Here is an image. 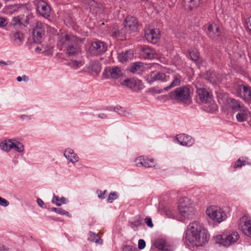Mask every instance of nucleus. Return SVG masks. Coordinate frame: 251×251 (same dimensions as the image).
I'll use <instances>...</instances> for the list:
<instances>
[{
    "mask_svg": "<svg viewBox=\"0 0 251 251\" xmlns=\"http://www.w3.org/2000/svg\"><path fill=\"white\" fill-rule=\"evenodd\" d=\"M210 235L203 224L198 221L191 223L187 227L185 242L190 247H202L208 243Z\"/></svg>",
    "mask_w": 251,
    "mask_h": 251,
    "instance_id": "f257e3e1",
    "label": "nucleus"
},
{
    "mask_svg": "<svg viewBox=\"0 0 251 251\" xmlns=\"http://www.w3.org/2000/svg\"><path fill=\"white\" fill-rule=\"evenodd\" d=\"M239 237L237 232L232 231L226 235H216L214 237V239L217 244L227 247L236 243L239 240Z\"/></svg>",
    "mask_w": 251,
    "mask_h": 251,
    "instance_id": "f03ea898",
    "label": "nucleus"
},
{
    "mask_svg": "<svg viewBox=\"0 0 251 251\" xmlns=\"http://www.w3.org/2000/svg\"><path fill=\"white\" fill-rule=\"evenodd\" d=\"M191 91L187 86H181L176 88L169 94L172 100L177 102H186L190 99Z\"/></svg>",
    "mask_w": 251,
    "mask_h": 251,
    "instance_id": "7ed1b4c3",
    "label": "nucleus"
},
{
    "mask_svg": "<svg viewBox=\"0 0 251 251\" xmlns=\"http://www.w3.org/2000/svg\"><path fill=\"white\" fill-rule=\"evenodd\" d=\"M78 38L76 36L65 33H61L58 36V41L57 46L58 48L61 50H65L66 49L73 44H77Z\"/></svg>",
    "mask_w": 251,
    "mask_h": 251,
    "instance_id": "20e7f679",
    "label": "nucleus"
},
{
    "mask_svg": "<svg viewBox=\"0 0 251 251\" xmlns=\"http://www.w3.org/2000/svg\"><path fill=\"white\" fill-rule=\"evenodd\" d=\"M206 212L211 219L218 223H221L227 218L226 213L222 209L215 206L208 207Z\"/></svg>",
    "mask_w": 251,
    "mask_h": 251,
    "instance_id": "39448f33",
    "label": "nucleus"
},
{
    "mask_svg": "<svg viewBox=\"0 0 251 251\" xmlns=\"http://www.w3.org/2000/svg\"><path fill=\"white\" fill-rule=\"evenodd\" d=\"M32 32L34 42L37 44L41 43L45 36V25L41 22H37Z\"/></svg>",
    "mask_w": 251,
    "mask_h": 251,
    "instance_id": "423d86ee",
    "label": "nucleus"
},
{
    "mask_svg": "<svg viewBox=\"0 0 251 251\" xmlns=\"http://www.w3.org/2000/svg\"><path fill=\"white\" fill-rule=\"evenodd\" d=\"M238 228L245 235L251 237V217L248 214L242 216L238 221Z\"/></svg>",
    "mask_w": 251,
    "mask_h": 251,
    "instance_id": "0eeeda50",
    "label": "nucleus"
},
{
    "mask_svg": "<svg viewBox=\"0 0 251 251\" xmlns=\"http://www.w3.org/2000/svg\"><path fill=\"white\" fill-rule=\"evenodd\" d=\"M236 94L237 97L245 102L251 103V88L247 85L239 84L236 88Z\"/></svg>",
    "mask_w": 251,
    "mask_h": 251,
    "instance_id": "6e6552de",
    "label": "nucleus"
},
{
    "mask_svg": "<svg viewBox=\"0 0 251 251\" xmlns=\"http://www.w3.org/2000/svg\"><path fill=\"white\" fill-rule=\"evenodd\" d=\"M106 50V45L103 42L100 40L92 42L88 49L89 53L93 56L101 55Z\"/></svg>",
    "mask_w": 251,
    "mask_h": 251,
    "instance_id": "1a4fd4ad",
    "label": "nucleus"
},
{
    "mask_svg": "<svg viewBox=\"0 0 251 251\" xmlns=\"http://www.w3.org/2000/svg\"><path fill=\"white\" fill-rule=\"evenodd\" d=\"M34 3L38 12L44 18L50 15V7L48 3L43 0H34Z\"/></svg>",
    "mask_w": 251,
    "mask_h": 251,
    "instance_id": "9d476101",
    "label": "nucleus"
},
{
    "mask_svg": "<svg viewBox=\"0 0 251 251\" xmlns=\"http://www.w3.org/2000/svg\"><path fill=\"white\" fill-rule=\"evenodd\" d=\"M123 73L122 70L118 67H106L102 73L103 77L106 79L111 78L116 79L122 76Z\"/></svg>",
    "mask_w": 251,
    "mask_h": 251,
    "instance_id": "9b49d317",
    "label": "nucleus"
},
{
    "mask_svg": "<svg viewBox=\"0 0 251 251\" xmlns=\"http://www.w3.org/2000/svg\"><path fill=\"white\" fill-rule=\"evenodd\" d=\"M145 37L149 42L155 44L160 37L159 29L156 28H146L145 29Z\"/></svg>",
    "mask_w": 251,
    "mask_h": 251,
    "instance_id": "f8f14e48",
    "label": "nucleus"
},
{
    "mask_svg": "<svg viewBox=\"0 0 251 251\" xmlns=\"http://www.w3.org/2000/svg\"><path fill=\"white\" fill-rule=\"evenodd\" d=\"M124 27L131 32H136L138 30V22L133 16H127L124 21Z\"/></svg>",
    "mask_w": 251,
    "mask_h": 251,
    "instance_id": "ddd939ff",
    "label": "nucleus"
},
{
    "mask_svg": "<svg viewBox=\"0 0 251 251\" xmlns=\"http://www.w3.org/2000/svg\"><path fill=\"white\" fill-rule=\"evenodd\" d=\"M207 34L212 40L218 41L221 36V31L216 24H209L207 26Z\"/></svg>",
    "mask_w": 251,
    "mask_h": 251,
    "instance_id": "4468645a",
    "label": "nucleus"
},
{
    "mask_svg": "<svg viewBox=\"0 0 251 251\" xmlns=\"http://www.w3.org/2000/svg\"><path fill=\"white\" fill-rule=\"evenodd\" d=\"M198 98L201 102L208 103L212 100L211 95L204 88L197 89Z\"/></svg>",
    "mask_w": 251,
    "mask_h": 251,
    "instance_id": "2eb2a0df",
    "label": "nucleus"
},
{
    "mask_svg": "<svg viewBox=\"0 0 251 251\" xmlns=\"http://www.w3.org/2000/svg\"><path fill=\"white\" fill-rule=\"evenodd\" d=\"M176 139L179 144L182 146H191L194 144L195 140L191 136L185 134L177 135Z\"/></svg>",
    "mask_w": 251,
    "mask_h": 251,
    "instance_id": "dca6fc26",
    "label": "nucleus"
},
{
    "mask_svg": "<svg viewBox=\"0 0 251 251\" xmlns=\"http://www.w3.org/2000/svg\"><path fill=\"white\" fill-rule=\"evenodd\" d=\"M141 52L143 57L145 59H151L156 55L155 50L148 46H144L141 47Z\"/></svg>",
    "mask_w": 251,
    "mask_h": 251,
    "instance_id": "f3484780",
    "label": "nucleus"
},
{
    "mask_svg": "<svg viewBox=\"0 0 251 251\" xmlns=\"http://www.w3.org/2000/svg\"><path fill=\"white\" fill-rule=\"evenodd\" d=\"M173 80L169 85L164 87L163 89H161L158 91V93H162L164 91H168L170 89L176 86H178L181 84V76L178 74H175L173 77Z\"/></svg>",
    "mask_w": 251,
    "mask_h": 251,
    "instance_id": "a211bd4d",
    "label": "nucleus"
},
{
    "mask_svg": "<svg viewBox=\"0 0 251 251\" xmlns=\"http://www.w3.org/2000/svg\"><path fill=\"white\" fill-rule=\"evenodd\" d=\"M180 215L185 219H192L195 214L194 206H188L186 208L178 209Z\"/></svg>",
    "mask_w": 251,
    "mask_h": 251,
    "instance_id": "6ab92c4d",
    "label": "nucleus"
},
{
    "mask_svg": "<svg viewBox=\"0 0 251 251\" xmlns=\"http://www.w3.org/2000/svg\"><path fill=\"white\" fill-rule=\"evenodd\" d=\"M64 156L73 164L76 163L79 159L77 155L71 148L66 149L64 152Z\"/></svg>",
    "mask_w": 251,
    "mask_h": 251,
    "instance_id": "aec40b11",
    "label": "nucleus"
},
{
    "mask_svg": "<svg viewBox=\"0 0 251 251\" xmlns=\"http://www.w3.org/2000/svg\"><path fill=\"white\" fill-rule=\"evenodd\" d=\"M126 30L125 27L121 28L114 27L112 30V35L119 40H124L126 39Z\"/></svg>",
    "mask_w": 251,
    "mask_h": 251,
    "instance_id": "412c9836",
    "label": "nucleus"
},
{
    "mask_svg": "<svg viewBox=\"0 0 251 251\" xmlns=\"http://www.w3.org/2000/svg\"><path fill=\"white\" fill-rule=\"evenodd\" d=\"M154 246L158 250L163 251H173V248L171 246L167 245L166 241L163 239H158L154 242Z\"/></svg>",
    "mask_w": 251,
    "mask_h": 251,
    "instance_id": "4be33fe9",
    "label": "nucleus"
},
{
    "mask_svg": "<svg viewBox=\"0 0 251 251\" xmlns=\"http://www.w3.org/2000/svg\"><path fill=\"white\" fill-rule=\"evenodd\" d=\"M72 45L65 50L67 55L70 57L75 56L80 52V48L78 46L77 43Z\"/></svg>",
    "mask_w": 251,
    "mask_h": 251,
    "instance_id": "5701e85b",
    "label": "nucleus"
},
{
    "mask_svg": "<svg viewBox=\"0 0 251 251\" xmlns=\"http://www.w3.org/2000/svg\"><path fill=\"white\" fill-rule=\"evenodd\" d=\"M227 103L230 108L234 112H237L244 106L240 104V102L235 99L229 98L227 100Z\"/></svg>",
    "mask_w": 251,
    "mask_h": 251,
    "instance_id": "b1692460",
    "label": "nucleus"
},
{
    "mask_svg": "<svg viewBox=\"0 0 251 251\" xmlns=\"http://www.w3.org/2000/svg\"><path fill=\"white\" fill-rule=\"evenodd\" d=\"M141 83V81L135 78H127L121 82V84L125 85L130 89L134 88L136 85Z\"/></svg>",
    "mask_w": 251,
    "mask_h": 251,
    "instance_id": "393cba45",
    "label": "nucleus"
},
{
    "mask_svg": "<svg viewBox=\"0 0 251 251\" xmlns=\"http://www.w3.org/2000/svg\"><path fill=\"white\" fill-rule=\"evenodd\" d=\"M237 112L238 113L236 115L237 121L239 122L245 121L247 120L249 112L248 109L244 106Z\"/></svg>",
    "mask_w": 251,
    "mask_h": 251,
    "instance_id": "a878e982",
    "label": "nucleus"
},
{
    "mask_svg": "<svg viewBox=\"0 0 251 251\" xmlns=\"http://www.w3.org/2000/svg\"><path fill=\"white\" fill-rule=\"evenodd\" d=\"M188 206H194L191 200L187 197L180 198L178 201V209L186 208Z\"/></svg>",
    "mask_w": 251,
    "mask_h": 251,
    "instance_id": "bb28decb",
    "label": "nucleus"
},
{
    "mask_svg": "<svg viewBox=\"0 0 251 251\" xmlns=\"http://www.w3.org/2000/svg\"><path fill=\"white\" fill-rule=\"evenodd\" d=\"M201 0H184V6L186 9H189L192 10L199 6Z\"/></svg>",
    "mask_w": 251,
    "mask_h": 251,
    "instance_id": "cd10ccee",
    "label": "nucleus"
},
{
    "mask_svg": "<svg viewBox=\"0 0 251 251\" xmlns=\"http://www.w3.org/2000/svg\"><path fill=\"white\" fill-rule=\"evenodd\" d=\"M133 55V53L131 50L126 51L119 54L118 58L119 60L121 62H124L131 59Z\"/></svg>",
    "mask_w": 251,
    "mask_h": 251,
    "instance_id": "c85d7f7f",
    "label": "nucleus"
},
{
    "mask_svg": "<svg viewBox=\"0 0 251 251\" xmlns=\"http://www.w3.org/2000/svg\"><path fill=\"white\" fill-rule=\"evenodd\" d=\"M88 4L89 5L91 10H96V12L100 13L103 10V7L102 4L98 3L93 0H88Z\"/></svg>",
    "mask_w": 251,
    "mask_h": 251,
    "instance_id": "c756f323",
    "label": "nucleus"
},
{
    "mask_svg": "<svg viewBox=\"0 0 251 251\" xmlns=\"http://www.w3.org/2000/svg\"><path fill=\"white\" fill-rule=\"evenodd\" d=\"M157 80H160L162 82L167 81V79H166V74L163 73H158L154 74L153 75H151V79L149 80V83H151Z\"/></svg>",
    "mask_w": 251,
    "mask_h": 251,
    "instance_id": "7c9ffc66",
    "label": "nucleus"
},
{
    "mask_svg": "<svg viewBox=\"0 0 251 251\" xmlns=\"http://www.w3.org/2000/svg\"><path fill=\"white\" fill-rule=\"evenodd\" d=\"M88 240L92 242H95L100 245L102 244V240L99 234L92 231H90L88 234Z\"/></svg>",
    "mask_w": 251,
    "mask_h": 251,
    "instance_id": "2f4dec72",
    "label": "nucleus"
},
{
    "mask_svg": "<svg viewBox=\"0 0 251 251\" xmlns=\"http://www.w3.org/2000/svg\"><path fill=\"white\" fill-rule=\"evenodd\" d=\"M11 148L19 153L23 152L25 150L24 146L22 143L14 139H12Z\"/></svg>",
    "mask_w": 251,
    "mask_h": 251,
    "instance_id": "473e14b6",
    "label": "nucleus"
},
{
    "mask_svg": "<svg viewBox=\"0 0 251 251\" xmlns=\"http://www.w3.org/2000/svg\"><path fill=\"white\" fill-rule=\"evenodd\" d=\"M23 34L20 32H16L13 36L14 44L17 47L20 46L23 41Z\"/></svg>",
    "mask_w": 251,
    "mask_h": 251,
    "instance_id": "72a5a7b5",
    "label": "nucleus"
},
{
    "mask_svg": "<svg viewBox=\"0 0 251 251\" xmlns=\"http://www.w3.org/2000/svg\"><path fill=\"white\" fill-rule=\"evenodd\" d=\"M68 201V200L63 197L60 198L59 197L55 195L53 196L51 201L53 203L58 206H61L63 204L67 203Z\"/></svg>",
    "mask_w": 251,
    "mask_h": 251,
    "instance_id": "f704fd0d",
    "label": "nucleus"
},
{
    "mask_svg": "<svg viewBox=\"0 0 251 251\" xmlns=\"http://www.w3.org/2000/svg\"><path fill=\"white\" fill-rule=\"evenodd\" d=\"M12 139H9L1 142L0 143V149L5 151H9L11 149Z\"/></svg>",
    "mask_w": 251,
    "mask_h": 251,
    "instance_id": "c9c22d12",
    "label": "nucleus"
},
{
    "mask_svg": "<svg viewBox=\"0 0 251 251\" xmlns=\"http://www.w3.org/2000/svg\"><path fill=\"white\" fill-rule=\"evenodd\" d=\"M90 69L96 74L100 72L101 66L99 61H92L90 64Z\"/></svg>",
    "mask_w": 251,
    "mask_h": 251,
    "instance_id": "e433bc0d",
    "label": "nucleus"
},
{
    "mask_svg": "<svg viewBox=\"0 0 251 251\" xmlns=\"http://www.w3.org/2000/svg\"><path fill=\"white\" fill-rule=\"evenodd\" d=\"M189 55L193 61L197 63L200 59V54L196 50H189Z\"/></svg>",
    "mask_w": 251,
    "mask_h": 251,
    "instance_id": "4c0bfd02",
    "label": "nucleus"
},
{
    "mask_svg": "<svg viewBox=\"0 0 251 251\" xmlns=\"http://www.w3.org/2000/svg\"><path fill=\"white\" fill-rule=\"evenodd\" d=\"M20 6L18 4L10 5L6 6V12L7 14H13L17 12Z\"/></svg>",
    "mask_w": 251,
    "mask_h": 251,
    "instance_id": "58836bf2",
    "label": "nucleus"
},
{
    "mask_svg": "<svg viewBox=\"0 0 251 251\" xmlns=\"http://www.w3.org/2000/svg\"><path fill=\"white\" fill-rule=\"evenodd\" d=\"M113 110L115 112L118 113L119 114L122 115L123 116H127L130 114L129 111H127L124 108L119 105L114 107Z\"/></svg>",
    "mask_w": 251,
    "mask_h": 251,
    "instance_id": "ea45409f",
    "label": "nucleus"
},
{
    "mask_svg": "<svg viewBox=\"0 0 251 251\" xmlns=\"http://www.w3.org/2000/svg\"><path fill=\"white\" fill-rule=\"evenodd\" d=\"M143 63L141 62H137L133 64V66L131 67L129 69L130 72L135 73L139 70H140L141 68L143 66Z\"/></svg>",
    "mask_w": 251,
    "mask_h": 251,
    "instance_id": "a19ab883",
    "label": "nucleus"
},
{
    "mask_svg": "<svg viewBox=\"0 0 251 251\" xmlns=\"http://www.w3.org/2000/svg\"><path fill=\"white\" fill-rule=\"evenodd\" d=\"M51 211L55 212L61 215H66L68 217H71V215L68 212L61 208L52 207L51 208Z\"/></svg>",
    "mask_w": 251,
    "mask_h": 251,
    "instance_id": "79ce46f5",
    "label": "nucleus"
},
{
    "mask_svg": "<svg viewBox=\"0 0 251 251\" xmlns=\"http://www.w3.org/2000/svg\"><path fill=\"white\" fill-rule=\"evenodd\" d=\"M136 166L138 167H145V157L139 156L135 160Z\"/></svg>",
    "mask_w": 251,
    "mask_h": 251,
    "instance_id": "37998d69",
    "label": "nucleus"
},
{
    "mask_svg": "<svg viewBox=\"0 0 251 251\" xmlns=\"http://www.w3.org/2000/svg\"><path fill=\"white\" fill-rule=\"evenodd\" d=\"M155 166V162L153 159H149L145 157V168H151Z\"/></svg>",
    "mask_w": 251,
    "mask_h": 251,
    "instance_id": "c03bdc74",
    "label": "nucleus"
},
{
    "mask_svg": "<svg viewBox=\"0 0 251 251\" xmlns=\"http://www.w3.org/2000/svg\"><path fill=\"white\" fill-rule=\"evenodd\" d=\"M11 24L14 26H20L23 25L20 16L14 17L12 21Z\"/></svg>",
    "mask_w": 251,
    "mask_h": 251,
    "instance_id": "a18cd8bd",
    "label": "nucleus"
},
{
    "mask_svg": "<svg viewBox=\"0 0 251 251\" xmlns=\"http://www.w3.org/2000/svg\"><path fill=\"white\" fill-rule=\"evenodd\" d=\"M166 215L169 217L177 220H180L176 212L174 211L168 210L166 211Z\"/></svg>",
    "mask_w": 251,
    "mask_h": 251,
    "instance_id": "49530a36",
    "label": "nucleus"
},
{
    "mask_svg": "<svg viewBox=\"0 0 251 251\" xmlns=\"http://www.w3.org/2000/svg\"><path fill=\"white\" fill-rule=\"evenodd\" d=\"M118 198L117 193L116 192L110 193L107 198V201L109 203H112L113 201Z\"/></svg>",
    "mask_w": 251,
    "mask_h": 251,
    "instance_id": "de8ad7c7",
    "label": "nucleus"
},
{
    "mask_svg": "<svg viewBox=\"0 0 251 251\" xmlns=\"http://www.w3.org/2000/svg\"><path fill=\"white\" fill-rule=\"evenodd\" d=\"M246 164V161L245 160H242L241 158H239L235 163L234 165V168H241L243 166H245Z\"/></svg>",
    "mask_w": 251,
    "mask_h": 251,
    "instance_id": "09e8293b",
    "label": "nucleus"
},
{
    "mask_svg": "<svg viewBox=\"0 0 251 251\" xmlns=\"http://www.w3.org/2000/svg\"><path fill=\"white\" fill-rule=\"evenodd\" d=\"M142 4L145 7V8L147 7L148 8H151V7H154L153 3H152L151 1L148 0H143L142 1Z\"/></svg>",
    "mask_w": 251,
    "mask_h": 251,
    "instance_id": "8fccbe9b",
    "label": "nucleus"
},
{
    "mask_svg": "<svg viewBox=\"0 0 251 251\" xmlns=\"http://www.w3.org/2000/svg\"><path fill=\"white\" fill-rule=\"evenodd\" d=\"M245 26L247 30L251 32V16L246 20Z\"/></svg>",
    "mask_w": 251,
    "mask_h": 251,
    "instance_id": "3c124183",
    "label": "nucleus"
},
{
    "mask_svg": "<svg viewBox=\"0 0 251 251\" xmlns=\"http://www.w3.org/2000/svg\"><path fill=\"white\" fill-rule=\"evenodd\" d=\"M80 62L76 60H73L70 62V65L72 67H74L75 69L79 67Z\"/></svg>",
    "mask_w": 251,
    "mask_h": 251,
    "instance_id": "603ef678",
    "label": "nucleus"
},
{
    "mask_svg": "<svg viewBox=\"0 0 251 251\" xmlns=\"http://www.w3.org/2000/svg\"><path fill=\"white\" fill-rule=\"evenodd\" d=\"M146 247V242L143 239H139L138 241V248L140 250L144 249Z\"/></svg>",
    "mask_w": 251,
    "mask_h": 251,
    "instance_id": "864d4df0",
    "label": "nucleus"
},
{
    "mask_svg": "<svg viewBox=\"0 0 251 251\" xmlns=\"http://www.w3.org/2000/svg\"><path fill=\"white\" fill-rule=\"evenodd\" d=\"M9 202L4 198L0 197V205L4 207H6L9 205Z\"/></svg>",
    "mask_w": 251,
    "mask_h": 251,
    "instance_id": "5fc2aeb1",
    "label": "nucleus"
},
{
    "mask_svg": "<svg viewBox=\"0 0 251 251\" xmlns=\"http://www.w3.org/2000/svg\"><path fill=\"white\" fill-rule=\"evenodd\" d=\"M106 192V190L102 191L101 190H98L97 193L98 194V197L100 199H104L105 197V195Z\"/></svg>",
    "mask_w": 251,
    "mask_h": 251,
    "instance_id": "6e6d98bb",
    "label": "nucleus"
},
{
    "mask_svg": "<svg viewBox=\"0 0 251 251\" xmlns=\"http://www.w3.org/2000/svg\"><path fill=\"white\" fill-rule=\"evenodd\" d=\"M7 22L5 18L0 17V27H3L6 26Z\"/></svg>",
    "mask_w": 251,
    "mask_h": 251,
    "instance_id": "4d7b16f0",
    "label": "nucleus"
},
{
    "mask_svg": "<svg viewBox=\"0 0 251 251\" xmlns=\"http://www.w3.org/2000/svg\"><path fill=\"white\" fill-rule=\"evenodd\" d=\"M123 251H137V250L132 246L126 245L124 247Z\"/></svg>",
    "mask_w": 251,
    "mask_h": 251,
    "instance_id": "13d9d810",
    "label": "nucleus"
},
{
    "mask_svg": "<svg viewBox=\"0 0 251 251\" xmlns=\"http://www.w3.org/2000/svg\"><path fill=\"white\" fill-rule=\"evenodd\" d=\"M141 219H139L132 223L133 227L138 228L141 225Z\"/></svg>",
    "mask_w": 251,
    "mask_h": 251,
    "instance_id": "bf43d9fd",
    "label": "nucleus"
},
{
    "mask_svg": "<svg viewBox=\"0 0 251 251\" xmlns=\"http://www.w3.org/2000/svg\"><path fill=\"white\" fill-rule=\"evenodd\" d=\"M146 224L150 227H152L153 226V224L152 222V220L151 218H146L145 219Z\"/></svg>",
    "mask_w": 251,
    "mask_h": 251,
    "instance_id": "052dcab7",
    "label": "nucleus"
},
{
    "mask_svg": "<svg viewBox=\"0 0 251 251\" xmlns=\"http://www.w3.org/2000/svg\"><path fill=\"white\" fill-rule=\"evenodd\" d=\"M37 203H38V205L42 207V208H44V207H46V206H45V203L44 202V201L40 198H38L37 199Z\"/></svg>",
    "mask_w": 251,
    "mask_h": 251,
    "instance_id": "680f3d73",
    "label": "nucleus"
},
{
    "mask_svg": "<svg viewBox=\"0 0 251 251\" xmlns=\"http://www.w3.org/2000/svg\"><path fill=\"white\" fill-rule=\"evenodd\" d=\"M20 117L22 120H31L32 118L31 115L28 116L25 114L21 115Z\"/></svg>",
    "mask_w": 251,
    "mask_h": 251,
    "instance_id": "e2e57ef3",
    "label": "nucleus"
},
{
    "mask_svg": "<svg viewBox=\"0 0 251 251\" xmlns=\"http://www.w3.org/2000/svg\"><path fill=\"white\" fill-rule=\"evenodd\" d=\"M98 117L101 119H105L107 118V115L104 113H100L98 115Z\"/></svg>",
    "mask_w": 251,
    "mask_h": 251,
    "instance_id": "0e129e2a",
    "label": "nucleus"
},
{
    "mask_svg": "<svg viewBox=\"0 0 251 251\" xmlns=\"http://www.w3.org/2000/svg\"><path fill=\"white\" fill-rule=\"evenodd\" d=\"M22 80H23L24 82H27L29 81V78L26 75H22Z\"/></svg>",
    "mask_w": 251,
    "mask_h": 251,
    "instance_id": "69168bd1",
    "label": "nucleus"
},
{
    "mask_svg": "<svg viewBox=\"0 0 251 251\" xmlns=\"http://www.w3.org/2000/svg\"><path fill=\"white\" fill-rule=\"evenodd\" d=\"M0 251H8L5 249H4L3 246L0 245Z\"/></svg>",
    "mask_w": 251,
    "mask_h": 251,
    "instance_id": "338daca9",
    "label": "nucleus"
},
{
    "mask_svg": "<svg viewBox=\"0 0 251 251\" xmlns=\"http://www.w3.org/2000/svg\"><path fill=\"white\" fill-rule=\"evenodd\" d=\"M17 80L18 82H20V81H22V76H18L17 77Z\"/></svg>",
    "mask_w": 251,
    "mask_h": 251,
    "instance_id": "774afa93",
    "label": "nucleus"
}]
</instances>
